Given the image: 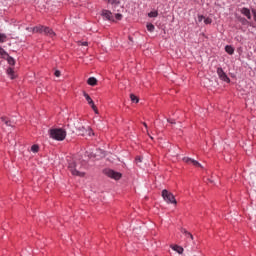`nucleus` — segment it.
Returning a JSON list of instances; mask_svg holds the SVG:
<instances>
[{
  "label": "nucleus",
  "mask_w": 256,
  "mask_h": 256,
  "mask_svg": "<svg viewBox=\"0 0 256 256\" xmlns=\"http://www.w3.org/2000/svg\"><path fill=\"white\" fill-rule=\"evenodd\" d=\"M50 137L55 141H65L67 132L63 128H55L50 130Z\"/></svg>",
  "instance_id": "f257e3e1"
},
{
  "label": "nucleus",
  "mask_w": 256,
  "mask_h": 256,
  "mask_svg": "<svg viewBox=\"0 0 256 256\" xmlns=\"http://www.w3.org/2000/svg\"><path fill=\"white\" fill-rule=\"evenodd\" d=\"M68 169H69L70 173L72 175H74V177H85V172H81L77 168V162H75L73 160L68 163Z\"/></svg>",
  "instance_id": "f03ea898"
},
{
  "label": "nucleus",
  "mask_w": 256,
  "mask_h": 256,
  "mask_svg": "<svg viewBox=\"0 0 256 256\" xmlns=\"http://www.w3.org/2000/svg\"><path fill=\"white\" fill-rule=\"evenodd\" d=\"M162 197L164 201L167 203H171L172 205H177V200L175 199V195L173 193L169 192L168 190L164 189L162 190Z\"/></svg>",
  "instance_id": "7ed1b4c3"
},
{
  "label": "nucleus",
  "mask_w": 256,
  "mask_h": 256,
  "mask_svg": "<svg viewBox=\"0 0 256 256\" xmlns=\"http://www.w3.org/2000/svg\"><path fill=\"white\" fill-rule=\"evenodd\" d=\"M83 95L88 103V105L91 106V108L93 109V111L96 113V115H99V110L97 109V106H95V102L93 101V99L91 98V96H89V94H87V92H83Z\"/></svg>",
  "instance_id": "20e7f679"
},
{
  "label": "nucleus",
  "mask_w": 256,
  "mask_h": 256,
  "mask_svg": "<svg viewBox=\"0 0 256 256\" xmlns=\"http://www.w3.org/2000/svg\"><path fill=\"white\" fill-rule=\"evenodd\" d=\"M217 75L221 81H224L225 83H230L231 79H229V76L223 71V68L219 67L217 68Z\"/></svg>",
  "instance_id": "39448f33"
},
{
  "label": "nucleus",
  "mask_w": 256,
  "mask_h": 256,
  "mask_svg": "<svg viewBox=\"0 0 256 256\" xmlns=\"http://www.w3.org/2000/svg\"><path fill=\"white\" fill-rule=\"evenodd\" d=\"M183 162L184 163H191L192 165H194V167H201V168H203L201 163H199L197 160H193L192 158H189V157H184L183 158Z\"/></svg>",
  "instance_id": "423d86ee"
},
{
  "label": "nucleus",
  "mask_w": 256,
  "mask_h": 256,
  "mask_svg": "<svg viewBox=\"0 0 256 256\" xmlns=\"http://www.w3.org/2000/svg\"><path fill=\"white\" fill-rule=\"evenodd\" d=\"M106 175H108L111 179H115L116 181L121 177V173L115 172L113 170H107Z\"/></svg>",
  "instance_id": "0eeeda50"
},
{
  "label": "nucleus",
  "mask_w": 256,
  "mask_h": 256,
  "mask_svg": "<svg viewBox=\"0 0 256 256\" xmlns=\"http://www.w3.org/2000/svg\"><path fill=\"white\" fill-rule=\"evenodd\" d=\"M102 16L104 19H107L108 21H115V17L113 16V13L109 10H103L102 11Z\"/></svg>",
  "instance_id": "6e6552de"
},
{
  "label": "nucleus",
  "mask_w": 256,
  "mask_h": 256,
  "mask_svg": "<svg viewBox=\"0 0 256 256\" xmlns=\"http://www.w3.org/2000/svg\"><path fill=\"white\" fill-rule=\"evenodd\" d=\"M44 35H46L47 37H50L51 39H55V32L53 31V29L46 27L44 30Z\"/></svg>",
  "instance_id": "1a4fd4ad"
},
{
  "label": "nucleus",
  "mask_w": 256,
  "mask_h": 256,
  "mask_svg": "<svg viewBox=\"0 0 256 256\" xmlns=\"http://www.w3.org/2000/svg\"><path fill=\"white\" fill-rule=\"evenodd\" d=\"M45 29H47V26L39 25L32 28V31L33 33H45Z\"/></svg>",
  "instance_id": "9d476101"
},
{
  "label": "nucleus",
  "mask_w": 256,
  "mask_h": 256,
  "mask_svg": "<svg viewBox=\"0 0 256 256\" xmlns=\"http://www.w3.org/2000/svg\"><path fill=\"white\" fill-rule=\"evenodd\" d=\"M2 123L6 125V127H13V122L9 120V118L2 116L1 118Z\"/></svg>",
  "instance_id": "9b49d317"
},
{
  "label": "nucleus",
  "mask_w": 256,
  "mask_h": 256,
  "mask_svg": "<svg viewBox=\"0 0 256 256\" xmlns=\"http://www.w3.org/2000/svg\"><path fill=\"white\" fill-rule=\"evenodd\" d=\"M241 13L242 15L247 17V19H251V10H249L248 8H242Z\"/></svg>",
  "instance_id": "f8f14e48"
},
{
  "label": "nucleus",
  "mask_w": 256,
  "mask_h": 256,
  "mask_svg": "<svg viewBox=\"0 0 256 256\" xmlns=\"http://www.w3.org/2000/svg\"><path fill=\"white\" fill-rule=\"evenodd\" d=\"M181 233H183V235H185V237H187L188 239H191V241H193V234H191L189 231H187V229L181 228Z\"/></svg>",
  "instance_id": "ddd939ff"
},
{
  "label": "nucleus",
  "mask_w": 256,
  "mask_h": 256,
  "mask_svg": "<svg viewBox=\"0 0 256 256\" xmlns=\"http://www.w3.org/2000/svg\"><path fill=\"white\" fill-rule=\"evenodd\" d=\"M173 249V251H176L179 255H183V247L179 246V245H174L171 247Z\"/></svg>",
  "instance_id": "4468645a"
},
{
  "label": "nucleus",
  "mask_w": 256,
  "mask_h": 256,
  "mask_svg": "<svg viewBox=\"0 0 256 256\" xmlns=\"http://www.w3.org/2000/svg\"><path fill=\"white\" fill-rule=\"evenodd\" d=\"M88 85H91V87H95L97 85V78L95 77H90L87 80Z\"/></svg>",
  "instance_id": "2eb2a0df"
},
{
  "label": "nucleus",
  "mask_w": 256,
  "mask_h": 256,
  "mask_svg": "<svg viewBox=\"0 0 256 256\" xmlns=\"http://www.w3.org/2000/svg\"><path fill=\"white\" fill-rule=\"evenodd\" d=\"M225 51L226 53H228V55H233V53H235V49H233V46H229V45L225 47Z\"/></svg>",
  "instance_id": "dca6fc26"
},
{
  "label": "nucleus",
  "mask_w": 256,
  "mask_h": 256,
  "mask_svg": "<svg viewBox=\"0 0 256 256\" xmlns=\"http://www.w3.org/2000/svg\"><path fill=\"white\" fill-rule=\"evenodd\" d=\"M7 75L10 77V79H15V71H13V68L7 69Z\"/></svg>",
  "instance_id": "f3484780"
},
{
  "label": "nucleus",
  "mask_w": 256,
  "mask_h": 256,
  "mask_svg": "<svg viewBox=\"0 0 256 256\" xmlns=\"http://www.w3.org/2000/svg\"><path fill=\"white\" fill-rule=\"evenodd\" d=\"M148 17L150 18H155V17H159V12L156 10V11H151L148 13Z\"/></svg>",
  "instance_id": "a211bd4d"
},
{
  "label": "nucleus",
  "mask_w": 256,
  "mask_h": 256,
  "mask_svg": "<svg viewBox=\"0 0 256 256\" xmlns=\"http://www.w3.org/2000/svg\"><path fill=\"white\" fill-rule=\"evenodd\" d=\"M0 55L3 59H6L8 57V54L7 52L5 51V49H3L1 46H0Z\"/></svg>",
  "instance_id": "6ab92c4d"
},
{
  "label": "nucleus",
  "mask_w": 256,
  "mask_h": 256,
  "mask_svg": "<svg viewBox=\"0 0 256 256\" xmlns=\"http://www.w3.org/2000/svg\"><path fill=\"white\" fill-rule=\"evenodd\" d=\"M147 31H149L150 33H153V31H155V25H153L152 23L147 24Z\"/></svg>",
  "instance_id": "aec40b11"
},
{
  "label": "nucleus",
  "mask_w": 256,
  "mask_h": 256,
  "mask_svg": "<svg viewBox=\"0 0 256 256\" xmlns=\"http://www.w3.org/2000/svg\"><path fill=\"white\" fill-rule=\"evenodd\" d=\"M7 62L9 63V65H15V59L11 56H6Z\"/></svg>",
  "instance_id": "412c9836"
},
{
  "label": "nucleus",
  "mask_w": 256,
  "mask_h": 256,
  "mask_svg": "<svg viewBox=\"0 0 256 256\" xmlns=\"http://www.w3.org/2000/svg\"><path fill=\"white\" fill-rule=\"evenodd\" d=\"M130 99H131L132 103H139V98H137V96H135V94H131Z\"/></svg>",
  "instance_id": "4be33fe9"
},
{
  "label": "nucleus",
  "mask_w": 256,
  "mask_h": 256,
  "mask_svg": "<svg viewBox=\"0 0 256 256\" xmlns=\"http://www.w3.org/2000/svg\"><path fill=\"white\" fill-rule=\"evenodd\" d=\"M31 151L33 153H38L39 152V145H37V144L32 145Z\"/></svg>",
  "instance_id": "5701e85b"
},
{
  "label": "nucleus",
  "mask_w": 256,
  "mask_h": 256,
  "mask_svg": "<svg viewBox=\"0 0 256 256\" xmlns=\"http://www.w3.org/2000/svg\"><path fill=\"white\" fill-rule=\"evenodd\" d=\"M7 41V35L0 33V43H5Z\"/></svg>",
  "instance_id": "b1692460"
},
{
  "label": "nucleus",
  "mask_w": 256,
  "mask_h": 256,
  "mask_svg": "<svg viewBox=\"0 0 256 256\" xmlns=\"http://www.w3.org/2000/svg\"><path fill=\"white\" fill-rule=\"evenodd\" d=\"M204 23L205 25H211V23H213V20H211V18H204Z\"/></svg>",
  "instance_id": "393cba45"
},
{
  "label": "nucleus",
  "mask_w": 256,
  "mask_h": 256,
  "mask_svg": "<svg viewBox=\"0 0 256 256\" xmlns=\"http://www.w3.org/2000/svg\"><path fill=\"white\" fill-rule=\"evenodd\" d=\"M115 19H116L117 21H121V19H123V15L117 13V14H115Z\"/></svg>",
  "instance_id": "a878e982"
},
{
  "label": "nucleus",
  "mask_w": 256,
  "mask_h": 256,
  "mask_svg": "<svg viewBox=\"0 0 256 256\" xmlns=\"http://www.w3.org/2000/svg\"><path fill=\"white\" fill-rule=\"evenodd\" d=\"M79 135H85V127L78 128Z\"/></svg>",
  "instance_id": "bb28decb"
},
{
  "label": "nucleus",
  "mask_w": 256,
  "mask_h": 256,
  "mask_svg": "<svg viewBox=\"0 0 256 256\" xmlns=\"http://www.w3.org/2000/svg\"><path fill=\"white\" fill-rule=\"evenodd\" d=\"M54 75H55V77H61V71L56 70V71L54 72Z\"/></svg>",
  "instance_id": "cd10ccee"
},
{
  "label": "nucleus",
  "mask_w": 256,
  "mask_h": 256,
  "mask_svg": "<svg viewBox=\"0 0 256 256\" xmlns=\"http://www.w3.org/2000/svg\"><path fill=\"white\" fill-rule=\"evenodd\" d=\"M142 161H143L142 157L140 156L136 157V163H142Z\"/></svg>",
  "instance_id": "c85d7f7f"
},
{
  "label": "nucleus",
  "mask_w": 256,
  "mask_h": 256,
  "mask_svg": "<svg viewBox=\"0 0 256 256\" xmlns=\"http://www.w3.org/2000/svg\"><path fill=\"white\" fill-rule=\"evenodd\" d=\"M203 19H205V16H203V15H199L198 16L199 23H201V21H203Z\"/></svg>",
  "instance_id": "c756f323"
},
{
  "label": "nucleus",
  "mask_w": 256,
  "mask_h": 256,
  "mask_svg": "<svg viewBox=\"0 0 256 256\" xmlns=\"http://www.w3.org/2000/svg\"><path fill=\"white\" fill-rule=\"evenodd\" d=\"M167 121H168V123H171V125H175V120L168 119Z\"/></svg>",
  "instance_id": "7c9ffc66"
},
{
  "label": "nucleus",
  "mask_w": 256,
  "mask_h": 256,
  "mask_svg": "<svg viewBox=\"0 0 256 256\" xmlns=\"http://www.w3.org/2000/svg\"><path fill=\"white\" fill-rule=\"evenodd\" d=\"M80 43H81V45H83L84 47H87V45H89L88 42H80Z\"/></svg>",
  "instance_id": "2f4dec72"
},
{
  "label": "nucleus",
  "mask_w": 256,
  "mask_h": 256,
  "mask_svg": "<svg viewBox=\"0 0 256 256\" xmlns=\"http://www.w3.org/2000/svg\"><path fill=\"white\" fill-rule=\"evenodd\" d=\"M254 15V21L256 22V12H253Z\"/></svg>",
  "instance_id": "473e14b6"
},
{
  "label": "nucleus",
  "mask_w": 256,
  "mask_h": 256,
  "mask_svg": "<svg viewBox=\"0 0 256 256\" xmlns=\"http://www.w3.org/2000/svg\"><path fill=\"white\" fill-rule=\"evenodd\" d=\"M88 131H89L88 135H91V131H92L91 128H88Z\"/></svg>",
  "instance_id": "72a5a7b5"
},
{
  "label": "nucleus",
  "mask_w": 256,
  "mask_h": 256,
  "mask_svg": "<svg viewBox=\"0 0 256 256\" xmlns=\"http://www.w3.org/2000/svg\"><path fill=\"white\" fill-rule=\"evenodd\" d=\"M143 125L147 129V123L143 122Z\"/></svg>",
  "instance_id": "f704fd0d"
}]
</instances>
